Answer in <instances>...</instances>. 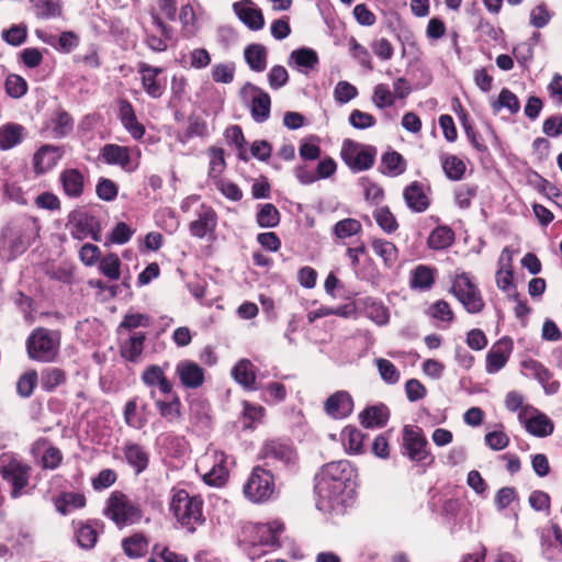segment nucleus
Segmentation results:
<instances>
[{
	"label": "nucleus",
	"mask_w": 562,
	"mask_h": 562,
	"mask_svg": "<svg viewBox=\"0 0 562 562\" xmlns=\"http://www.w3.org/2000/svg\"><path fill=\"white\" fill-rule=\"evenodd\" d=\"M518 420L526 431L535 437L544 438L554 430L553 422L535 407H526L518 414Z\"/></svg>",
	"instance_id": "nucleus-15"
},
{
	"label": "nucleus",
	"mask_w": 562,
	"mask_h": 562,
	"mask_svg": "<svg viewBox=\"0 0 562 562\" xmlns=\"http://www.w3.org/2000/svg\"><path fill=\"white\" fill-rule=\"evenodd\" d=\"M100 272L112 281H116L121 276V260L116 254H109L101 258L99 263Z\"/></svg>",
	"instance_id": "nucleus-44"
},
{
	"label": "nucleus",
	"mask_w": 562,
	"mask_h": 562,
	"mask_svg": "<svg viewBox=\"0 0 562 562\" xmlns=\"http://www.w3.org/2000/svg\"><path fill=\"white\" fill-rule=\"evenodd\" d=\"M27 29L25 25H13L2 32V38L10 45L19 46L25 42Z\"/></svg>",
	"instance_id": "nucleus-61"
},
{
	"label": "nucleus",
	"mask_w": 562,
	"mask_h": 562,
	"mask_svg": "<svg viewBox=\"0 0 562 562\" xmlns=\"http://www.w3.org/2000/svg\"><path fill=\"white\" fill-rule=\"evenodd\" d=\"M100 158L108 165L119 166L126 172L135 171L139 162L131 158V150L127 146L106 144L100 150Z\"/></svg>",
	"instance_id": "nucleus-16"
},
{
	"label": "nucleus",
	"mask_w": 562,
	"mask_h": 562,
	"mask_svg": "<svg viewBox=\"0 0 562 562\" xmlns=\"http://www.w3.org/2000/svg\"><path fill=\"white\" fill-rule=\"evenodd\" d=\"M64 193L68 198H79L83 193L85 177L78 169H66L59 176Z\"/></svg>",
	"instance_id": "nucleus-26"
},
{
	"label": "nucleus",
	"mask_w": 562,
	"mask_h": 562,
	"mask_svg": "<svg viewBox=\"0 0 562 562\" xmlns=\"http://www.w3.org/2000/svg\"><path fill=\"white\" fill-rule=\"evenodd\" d=\"M276 490L274 479L270 470L255 467L244 485V494L251 503L269 501Z\"/></svg>",
	"instance_id": "nucleus-9"
},
{
	"label": "nucleus",
	"mask_w": 562,
	"mask_h": 562,
	"mask_svg": "<svg viewBox=\"0 0 562 562\" xmlns=\"http://www.w3.org/2000/svg\"><path fill=\"white\" fill-rule=\"evenodd\" d=\"M476 194V188L470 184H462L454 191V201L460 209H468Z\"/></svg>",
	"instance_id": "nucleus-63"
},
{
	"label": "nucleus",
	"mask_w": 562,
	"mask_h": 562,
	"mask_svg": "<svg viewBox=\"0 0 562 562\" xmlns=\"http://www.w3.org/2000/svg\"><path fill=\"white\" fill-rule=\"evenodd\" d=\"M513 350L510 339L503 338L498 340L486 355V372L494 374L504 368Z\"/></svg>",
	"instance_id": "nucleus-21"
},
{
	"label": "nucleus",
	"mask_w": 562,
	"mask_h": 562,
	"mask_svg": "<svg viewBox=\"0 0 562 562\" xmlns=\"http://www.w3.org/2000/svg\"><path fill=\"white\" fill-rule=\"evenodd\" d=\"M63 153L59 147L53 145H44L42 146L33 157V166L36 173H45L53 169L59 159L61 158Z\"/></svg>",
	"instance_id": "nucleus-24"
},
{
	"label": "nucleus",
	"mask_w": 562,
	"mask_h": 562,
	"mask_svg": "<svg viewBox=\"0 0 562 562\" xmlns=\"http://www.w3.org/2000/svg\"><path fill=\"white\" fill-rule=\"evenodd\" d=\"M124 456L127 463L135 470L136 474L143 472L149 462L148 453L137 443H126Z\"/></svg>",
	"instance_id": "nucleus-33"
},
{
	"label": "nucleus",
	"mask_w": 562,
	"mask_h": 562,
	"mask_svg": "<svg viewBox=\"0 0 562 562\" xmlns=\"http://www.w3.org/2000/svg\"><path fill=\"white\" fill-rule=\"evenodd\" d=\"M362 229L361 223L356 218H345L337 222L333 232L337 238L344 239L357 235Z\"/></svg>",
	"instance_id": "nucleus-48"
},
{
	"label": "nucleus",
	"mask_w": 562,
	"mask_h": 562,
	"mask_svg": "<svg viewBox=\"0 0 562 562\" xmlns=\"http://www.w3.org/2000/svg\"><path fill=\"white\" fill-rule=\"evenodd\" d=\"M349 47L351 56L358 60V63L368 70H372V60L368 49L359 44L356 38L349 40Z\"/></svg>",
	"instance_id": "nucleus-58"
},
{
	"label": "nucleus",
	"mask_w": 562,
	"mask_h": 562,
	"mask_svg": "<svg viewBox=\"0 0 562 562\" xmlns=\"http://www.w3.org/2000/svg\"><path fill=\"white\" fill-rule=\"evenodd\" d=\"M78 544L85 549H91L97 543L98 532L94 527L89 524L81 525L77 529Z\"/></svg>",
	"instance_id": "nucleus-57"
},
{
	"label": "nucleus",
	"mask_w": 562,
	"mask_h": 562,
	"mask_svg": "<svg viewBox=\"0 0 562 562\" xmlns=\"http://www.w3.org/2000/svg\"><path fill=\"white\" fill-rule=\"evenodd\" d=\"M216 223L217 216L215 211L210 206L202 205L198 213V218L190 224V233L194 237L204 238L214 232Z\"/></svg>",
	"instance_id": "nucleus-23"
},
{
	"label": "nucleus",
	"mask_w": 562,
	"mask_h": 562,
	"mask_svg": "<svg viewBox=\"0 0 562 562\" xmlns=\"http://www.w3.org/2000/svg\"><path fill=\"white\" fill-rule=\"evenodd\" d=\"M288 64L299 71L307 74L318 65V56L314 49L302 47L291 52Z\"/></svg>",
	"instance_id": "nucleus-27"
},
{
	"label": "nucleus",
	"mask_w": 562,
	"mask_h": 562,
	"mask_svg": "<svg viewBox=\"0 0 562 562\" xmlns=\"http://www.w3.org/2000/svg\"><path fill=\"white\" fill-rule=\"evenodd\" d=\"M2 479L12 487L11 496L18 498L23 494V490L29 485L31 467L18 459L2 461L0 467Z\"/></svg>",
	"instance_id": "nucleus-13"
},
{
	"label": "nucleus",
	"mask_w": 562,
	"mask_h": 562,
	"mask_svg": "<svg viewBox=\"0 0 562 562\" xmlns=\"http://www.w3.org/2000/svg\"><path fill=\"white\" fill-rule=\"evenodd\" d=\"M428 315L435 319L451 323L453 321V312L448 302L438 300L429 306Z\"/></svg>",
	"instance_id": "nucleus-54"
},
{
	"label": "nucleus",
	"mask_w": 562,
	"mask_h": 562,
	"mask_svg": "<svg viewBox=\"0 0 562 562\" xmlns=\"http://www.w3.org/2000/svg\"><path fill=\"white\" fill-rule=\"evenodd\" d=\"M406 205L416 213L425 212L429 206V198L425 188L417 181L412 182L403 193Z\"/></svg>",
	"instance_id": "nucleus-25"
},
{
	"label": "nucleus",
	"mask_w": 562,
	"mask_h": 562,
	"mask_svg": "<svg viewBox=\"0 0 562 562\" xmlns=\"http://www.w3.org/2000/svg\"><path fill=\"white\" fill-rule=\"evenodd\" d=\"M195 470L207 485H223L228 476L225 453L216 449H207L198 458Z\"/></svg>",
	"instance_id": "nucleus-6"
},
{
	"label": "nucleus",
	"mask_w": 562,
	"mask_h": 562,
	"mask_svg": "<svg viewBox=\"0 0 562 562\" xmlns=\"http://www.w3.org/2000/svg\"><path fill=\"white\" fill-rule=\"evenodd\" d=\"M103 514L119 528L139 524L143 510L138 503L122 492H113L106 499Z\"/></svg>",
	"instance_id": "nucleus-2"
},
{
	"label": "nucleus",
	"mask_w": 562,
	"mask_h": 562,
	"mask_svg": "<svg viewBox=\"0 0 562 562\" xmlns=\"http://www.w3.org/2000/svg\"><path fill=\"white\" fill-rule=\"evenodd\" d=\"M403 448L409 460L417 464L429 465L434 462L427 439L419 427L406 425L403 428Z\"/></svg>",
	"instance_id": "nucleus-10"
},
{
	"label": "nucleus",
	"mask_w": 562,
	"mask_h": 562,
	"mask_svg": "<svg viewBox=\"0 0 562 562\" xmlns=\"http://www.w3.org/2000/svg\"><path fill=\"white\" fill-rule=\"evenodd\" d=\"M24 128L19 124H7L0 127V148L10 149L21 143Z\"/></svg>",
	"instance_id": "nucleus-42"
},
{
	"label": "nucleus",
	"mask_w": 562,
	"mask_h": 562,
	"mask_svg": "<svg viewBox=\"0 0 562 562\" xmlns=\"http://www.w3.org/2000/svg\"><path fill=\"white\" fill-rule=\"evenodd\" d=\"M289 81L288 70L281 66H273L268 74V82L271 89L278 90L285 86Z\"/></svg>",
	"instance_id": "nucleus-64"
},
{
	"label": "nucleus",
	"mask_w": 562,
	"mask_h": 562,
	"mask_svg": "<svg viewBox=\"0 0 562 562\" xmlns=\"http://www.w3.org/2000/svg\"><path fill=\"white\" fill-rule=\"evenodd\" d=\"M324 408L333 418H345L351 414L353 402L348 392L338 391L326 400Z\"/></svg>",
	"instance_id": "nucleus-22"
},
{
	"label": "nucleus",
	"mask_w": 562,
	"mask_h": 562,
	"mask_svg": "<svg viewBox=\"0 0 562 562\" xmlns=\"http://www.w3.org/2000/svg\"><path fill=\"white\" fill-rule=\"evenodd\" d=\"M373 217L381 229L387 234L395 232L398 227L396 218L389 207L382 206L374 210Z\"/></svg>",
	"instance_id": "nucleus-49"
},
{
	"label": "nucleus",
	"mask_w": 562,
	"mask_h": 562,
	"mask_svg": "<svg viewBox=\"0 0 562 562\" xmlns=\"http://www.w3.org/2000/svg\"><path fill=\"white\" fill-rule=\"evenodd\" d=\"M380 169L386 176L396 177L406 170V162L397 151H386L382 155Z\"/></svg>",
	"instance_id": "nucleus-35"
},
{
	"label": "nucleus",
	"mask_w": 562,
	"mask_h": 562,
	"mask_svg": "<svg viewBox=\"0 0 562 562\" xmlns=\"http://www.w3.org/2000/svg\"><path fill=\"white\" fill-rule=\"evenodd\" d=\"M215 186H216V189L228 200L231 201H234V202H237L239 200H241L243 198V191L240 190V188L229 181V180H225V179H217L215 181Z\"/></svg>",
	"instance_id": "nucleus-60"
},
{
	"label": "nucleus",
	"mask_w": 562,
	"mask_h": 562,
	"mask_svg": "<svg viewBox=\"0 0 562 562\" xmlns=\"http://www.w3.org/2000/svg\"><path fill=\"white\" fill-rule=\"evenodd\" d=\"M357 95V88L348 81H339L334 89V98L340 104L348 103Z\"/></svg>",
	"instance_id": "nucleus-59"
},
{
	"label": "nucleus",
	"mask_w": 562,
	"mask_h": 562,
	"mask_svg": "<svg viewBox=\"0 0 562 562\" xmlns=\"http://www.w3.org/2000/svg\"><path fill=\"white\" fill-rule=\"evenodd\" d=\"M541 557L550 562H562V528L553 520L539 530Z\"/></svg>",
	"instance_id": "nucleus-14"
},
{
	"label": "nucleus",
	"mask_w": 562,
	"mask_h": 562,
	"mask_svg": "<svg viewBox=\"0 0 562 562\" xmlns=\"http://www.w3.org/2000/svg\"><path fill=\"white\" fill-rule=\"evenodd\" d=\"M259 458L265 461L266 467L277 472H290L297 465L295 450L279 440L266 441L260 449Z\"/></svg>",
	"instance_id": "nucleus-7"
},
{
	"label": "nucleus",
	"mask_w": 562,
	"mask_h": 562,
	"mask_svg": "<svg viewBox=\"0 0 562 562\" xmlns=\"http://www.w3.org/2000/svg\"><path fill=\"white\" fill-rule=\"evenodd\" d=\"M93 217L87 213H74L69 220L71 236L76 239H85L92 236L94 240H98V237L93 232Z\"/></svg>",
	"instance_id": "nucleus-28"
},
{
	"label": "nucleus",
	"mask_w": 562,
	"mask_h": 562,
	"mask_svg": "<svg viewBox=\"0 0 562 562\" xmlns=\"http://www.w3.org/2000/svg\"><path fill=\"white\" fill-rule=\"evenodd\" d=\"M450 293L470 314H477L485 306L480 289L465 272L459 273L453 278Z\"/></svg>",
	"instance_id": "nucleus-8"
},
{
	"label": "nucleus",
	"mask_w": 562,
	"mask_h": 562,
	"mask_svg": "<svg viewBox=\"0 0 562 562\" xmlns=\"http://www.w3.org/2000/svg\"><path fill=\"white\" fill-rule=\"evenodd\" d=\"M436 269L426 265H418L411 272L409 286L413 290L428 291L435 283Z\"/></svg>",
	"instance_id": "nucleus-30"
},
{
	"label": "nucleus",
	"mask_w": 562,
	"mask_h": 562,
	"mask_svg": "<svg viewBox=\"0 0 562 562\" xmlns=\"http://www.w3.org/2000/svg\"><path fill=\"white\" fill-rule=\"evenodd\" d=\"M282 531L283 525L278 520L257 524L250 528V542L252 546L277 547Z\"/></svg>",
	"instance_id": "nucleus-18"
},
{
	"label": "nucleus",
	"mask_w": 562,
	"mask_h": 562,
	"mask_svg": "<svg viewBox=\"0 0 562 562\" xmlns=\"http://www.w3.org/2000/svg\"><path fill=\"white\" fill-rule=\"evenodd\" d=\"M235 381L245 389H251L255 383V371L252 363L247 359L239 360L232 370Z\"/></svg>",
	"instance_id": "nucleus-39"
},
{
	"label": "nucleus",
	"mask_w": 562,
	"mask_h": 562,
	"mask_svg": "<svg viewBox=\"0 0 562 562\" xmlns=\"http://www.w3.org/2000/svg\"><path fill=\"white\" fill-rule=\"evenodd\" d=\"M233 10L248 29L258 31L263 27V14L252 0L237 1L233 4Z\"/></svg>",
	"instance_id": "nucleus-19"
},
{
	"label": "nucleus",
	"mask_w": 562,
	"mask_h": 562,
	"mask_svg": "<svg viewBox=\"0 0 562 562\" xmlns=\"http://www.w3.org/2000/svg\"><path fill=\"white\" fill-rule=\"evenodd\" d=\"M176 374L186 389H198L204 382V370L191 360H181L176 366Z\"/></svg>",
	"instance_id": "nucleus-20"
},
{
	"label": "nucleus",
	"mask_w": 562,
	"mask_h": 562,
	"mask_svg": "<svg viewBox=\"0 0 562 562\" xmlns=\"http://www.w3.org/2000/svg\"><path fill=\"white\" fill-rule=\"evenodd\" d=\"M371 247L374 254L383 260L386 268L395 266L398 258V249L392 241L382 238H373Z\"/></svg>",
	"instance_id": "nucleus-32"
},
{
	"label": "nucleus",
	"mask_w": 562,
	"mask_h": 562,
	"mask_svg": "<svg viewBox=\"0 0 562 562\" xmlns=\"http://www.w3.org/2000/svg\"><path fill=\"white\" fill-rule=\"evenodd\" d=\"M146 340V334L135 331L121 346V355L128 361H136L142 355L144 349V342Z\"/></svg>",
	"instance_id": "nucleus-34"
},
{
	"label": "nucleus",
	"mask_w": 562,
	"mask_h": 562,
	"mask_svg": "<svg viewBox=\"0 0 562 562\" xmlns=\"http://www.w3.org/2000/svg\"><path fill=\"white\" fill-rule=\"evenodd\" d=\"M341 442L348 453H360L364 436L355 426H346L340 434Z\"/></svg>",
	"instance_id": "nucleus-38"
},
{
	"label": "nucleus",
	"mask_w": 562,
	"mask_h": 562,
	"mask_svg": "<svg viewBox=\"0 0 562 562\" xmlns=\"http://www.w3.org/2000/svg\"><path fill=\"white\" fill-rule=\"evenodd\" d=\"M376 148L346 139L341 147V158L356 172L370 169L375 160Z\"/></svg>",
	"instance_id": "nucleus-11"
},
{
	"label": "nucleus",
	"mask_w": 562,
	"mask_h": 562,
	"mask_svg": "<svg viewBox=\"0 0 562 562\" xmlns=\"http://www.w3.org/2000/svg\"><path fill=\"white\" fill-rule=\"evenodd\" d=\"M492 108L495 112L506 108L512 114H516L520 110V103L515 93L504 88L499 92L498 99L492 103Z\"/></svg>",
	"instance_id": "nucleus-45"
},
{
	"label": "nucleus",
	"mask_w": 562,
	"mask_h": 562,
	"mask_svg": "<svg viewBox=\"0 0 562 562\" xmlns=\"http://www.w3.org/2000/svg\"><path fill=\"white\" fill-rule=\"evenodd\" d=\"M60 336L58 331L36 328L26 340L29 357L41 362L54 361L58 353Z\"/></svg>",
	"instance_id": "nucleus-5"
},
{
	"label": "nucleus",
	"mask_w": 562,
	"mask_h": 562,
	"mask_svg": "<svg viewBox=\"0 0 562 562\" xmlns=\"http://www.w3.org/2000/svg\"><path fill=\"white\" fill-rule=\"evenodd\" d=\"M349 123L357 130H366L375 125L376 120L370 113L353 110L349 116Z\"/></svg>",
	"instance_id": "nucleus-62"
},
{
	"label": "nucleus",
	"mask_w": 562,
	"mask_h": 562,
	"mask_svg": "<svg viewBox=\"0 0 562 562\" xmlns=\"http://www.w3.org/2000/svg\"><path fill=\"white\" fill-rule=\"evenodd\" d=\"M551 18L552 13L547 4L540 3L530 11L529 23L536 29H542L549 24Z\"/></svg>",
	"instance_id": "nucleus-55"
},
{
	"label": "nucleus",
	"mask_w": 562,
	"mask_h": 562,
	"mask_svg": "<svg viewBox=\"0 0 562 562\" xmlns=\"http://www.w3.org/2000/svg\"><path fill=\"white\" fill-rule=\"evenodd\" d=\"M235 76L234 63L216 64L212 68V79L217 83H231Z\"/></svg>",
	"instance_id": "nucleus-53"
},
{
	"label": "nucleus",
	"mask_w": 562,
	"mask_h": 562,
	"mask_svg": "<svg viewBox=\"0 0 562 562\" xmlns=\"http://www.w3.org/2000/svg\"><path fill=\"white\" fill-rule=\"evenodd\" d=\"M4 87L7 93L15 99L23 97L27 91L26 81L18 75H9L5 79Z\"/></svg>",
	"instance_id": "nucleus-56"
},
{
	"label": "nucleus",
	"mask_w": 562,
	"mask_h": 562,
	"mask_svg": "<svg viewBox=\"0 0 562 562\" xmlns=\"http://www.w3.org/2000/svg\"><path fill=\"white\" fill-rule=\"evenodd\" d=\"M257 223L260 227H276L280 223V213L271 204H262L257 213Z\"/></svg>",
	"instance_id": "nucleus-46"
},
{
	"label": "nucleus",
	"mask_w": 562,
	"mask_h": 562,
	"mask_svg": "<svg viewBox=\"0 0 562 562\" xmlns=\"http://www.w3.org/2000/svg\"><path fill=\"white\" fill-rule=\"evenodd\" d=\"M123 550L130 558H139L146 554L148 542L140 533H135L122 542Z\"/></svg>",
	"instance_id": "nucleus-43"
},
{
	"label": "nucleus",
	"mask_w": 562,
	"mask_h": 562,
	"mask_svg": "<svg viewBox=\"0 0 562 562\" xmlns=\"http://www.w3.org/2000/svg\"><path fill=\"white\" fill-rule=\"evenodd\" d=\"M371 101L380 110L392 106L395 103L394 95L385 83H378L374 87Z\"/></svg>",
	"instance_id": "nucleus-47"
},
{
	"label": "nucleus",
	"mask_w": 562,
	"mask_h": 562,
	"mask_svg": "<svg viewBox=\"0 0 562 562\" xmlns=\"http://www.w3.org/2000/svg\"><path fill=\"white\" fill-rule=\"evenodd\" d=\"M240 95L248 103L251 117L256 123H263L270 117L271 98L268 92L247 82L240 89Z\"/></svg>",
	"instance_id": "nucleus-12"
},
{
	"label": "nucleus",
	"mask_w": 562,
	"mask_h": 562,
	"mask_svg": "<svg viewBox=\"0 0 562 562\" xmlns=\"http://www.w3.org/2000/svg\"><path fill=\"white\" fill-rule=\"evenodd\" d=\"M375 364L384 382L396 384L400 381V371L390 360L380 358L375 360Z\"/></svg>",
	"instance_id": "nucleus-52"
},
{
	"label": "nucleus",
	"mask_w": 562,
	"mask_h": 562,
	"mask_svg": "<svg viewBox=\"0 0 562 562\" xmlns=\"http://www.w3.org/2000/svg\"><path fill=\"white\" fill-rule=\"evenodd\" d=\"M244 58L252 71L262 72L267 68L268 50L262 44L252 43L245 47Z\"/></svg>",
	"instance_id": "nucleus-31"
},
{
	"label": "nucleus",
	"mask_w": 562,
	"mask_h": 562,
	"mask_svg": "<svg viewBox=\"0 0 562 562\" xmlns=\"http://www.w3.org/2000/svg\"><path fill=\"white\" fill-rule=\"evenodd\" d=\"M142 381L149 387L158 386L164 394H169L172 391L171 382L167 379L165 370L158 364L148 366L142 373Z\"/></svg>",
	"instance_id": "nucleus-29"
},
{
	"label": "nucleus",
	"mask_w": 562,
	"mask_h": 562,
	"mask_svg": "<svg viewBox=\"0 0 562 562\" xmlns=\"http://www.w3.org/2000/svg\"><path fill=\"white\" fill-rule=\"evenodd\" d=\"M440 162L448 179L453 181L462 179L467 166L460 157L451 154H441Z\"/></svg>",
	"instance_id": "nucleus-36"
},
{
	"label": "nucleus",
	"mask_w": 562,
	"mask_h": 562,
	"mask_svg": "<svg viewBox=\"0 0 562 562\" xmlns=\"http://www.w3.org/2000/svg\"><path fill=\"white\" fill-rule=\"evenodd\" d=\"M52 128L55 137H63L72 130V119L65 111H58L52 120Z\"/></svg>",
	"instance_id": "nucleus-51"
},
{
	"label": "nucleus",
	"mask_w": 562,
	"mask_h": 562,
	"mask_svg": "<svg viewBox=\"0 0 562 562\" xmlns=\"http://www.w3.org/2000/svg\"><path fill=\"white\" fill-rule=\"evenodd\" d=\"M137 71L140 75V82L145 92L153 99L160 98L166 90V80L159 78L162 68L140 61L137 65Z\"/></svg>",
	"instance_id": "nucleus-17"
},
{
	"label": "nucleus",
	"mask_w": 562,
	"mask_h": 562,
	"mask_svg": "<svg viewBox=\"0 0 562 562\" xmlns=\"http://www.w3.org/2000/svg\"><path fill=\"white\" fill-rule=\"evenodd\" d=\"M356 471L346 460L325 464L315 475L316 507L330 515H342L352 494Z\"/></svg>",
	"instance_id": "nucleus-1"
},
{
	"label": "nucleus",
	"mask_w": 562,
	"mask_h": 562,
	"mask_svg": "<svg viewBox=\"0 0 562 562\" xmlns=\"http://www.w3.org/2000/svg\"><path fill=\"white\" fill-rule=\"evenodd\" d=\"M36 18L42 20L55 19L61 15V4L57 0H30Z\"/></svg>",
	"instance_id": "nucleus-37"
},
{
	"label": "nucleus",
	"mask_w": 562,
	"mask_h": 562,
	"mask_svg": "<svg viewBox=\"0 0 562 562\" xmlns=\"http://www.w3.org/2000/svg\"><path fill=\"white\" fill-rule=\"evenodd\" d=\"M65 382V373L58 368H48L42 372L41 385L46 391H53Z\"/></svg>",
	"instance_id": "nucleus-50"
},
{
	"label": "nucleus",
	"mask_w": 562,
	"mask_h": 562,
	"mask_svg": "<svg viewBox=\"0 0 562 562\" xmlns=\"http://www.w3.org/2000/svg\"><path fill=\"white\" fill-rule=\"evenodd\" d=\"M360 417L367 428L382 427L387 422L389 412L385 406H372L363 411Z\"/></svg>",
	"instance_id": "nucleus-41"
},
{
	"label": "nucleus",
	"mask_w": 562,
	"mask_h": 562,
	"mask_svg": "<svg viewBox=\"0 0 562 562\" xmlns=\"http://www.w3.org/2000/svg\"><path fill=\"white\" fill-rule=\"evenodd\" d=\"M170 508L181 526L190 532L195 531L204 521L201 498L190 496L184 490L173 492Z\"/></svg>",
	"instance_id": "nucleus-3"
},
{
	"label": "nucleus",
	"mask_w": 562,
	"mask_h": 562,
	"mask_svg": "<svg viewBox=\"0 0 562 562\" xmlns=\"http://www.w3.org/2000/svg\"><path fill=\"white\" fill-rule=\"evenodd\" d=\"M454 240V233L448 226H439L435 228L428 237V246L435 250L446 249Z\"/></svg>",
	"instance_id": "nucleus-40"
},
{
	"label": "nucleus",
	"mask_w": 562,
	"mask_h": 562,
	"mask_svg": "<svg viewBox=\"0 0 562 562\" xmlns=\"http://www.w3.org/2000/svg\"><path fill=\"white\" fill-rule=\"evenodd\" d=\"M40 224L36 218L30 217L22 222L19 227L11 228L4 235L2 256L8 260L15 258L23 252L27 246L38 237Z\"/></svg>",
	"instance_id": "nucleus-4"
}]
</instances>
